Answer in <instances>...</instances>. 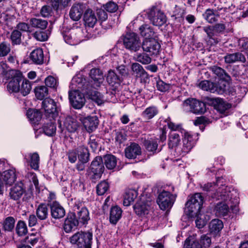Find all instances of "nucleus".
<instances>
[{"label":"nucleus","instance_id":"16","mask_svg":"<svg viewBox=\"0 0 248 248\" xmlns=\"http://www.w3.org/2000/svg\"><path fill=\"white\" fill-rule=\"evenodd\" d=\"M49 205L51 210V215L53 218L60 219L65 216L64 209L57 202H50Z\"/></svg>","mask_w":248,"mask_h":248},{"label":"nucleus","instance_id":"57","mask_svg":"<svg viewBox=\"0 0 248 248\" xmlns=\"http://www.w3.org/2000/svg\"><path fill=\"white\" fill-rule=\"evenodd\" d=\"M16 232L19 236L25 235L27 232V227L25 222L22 220H19L16 226Z\"/></svg>","mask_w":248,"mask_h":248},{"label":"nucleus","instance_id":"27","mask_svg":"<svg viewBox=\"0 0 248 248\" xmlns=\"http://www.w3.org/2000/svg\"><path fill=\"white\" fill-rule=\"evenodd\" d=\"M83 19L85 25L90 27H93L97 21L94 13L91 9H87L85 10L83 15Z\"/></svg>","mask_w":248,"mask_h":248},{"label":"nucleus","instance_id":"19","mask_svg":"<svg viewBox=\"0 0 248 248\" xmlns=\"http://www.w3.org/2000/svg\"><path fill=\"white\" fill-rule=\"evenodd\" d=\"M125 155L129 159H134L141 155V148L138 144L131 143L124 150Z\"/></svg>","mask_w":248,"mask_h":248},{"label":"nucleus","instance_id":"37","mask_svg":"<svg viewBox=\"0 0 248 248\" xmlns=\"http://www.w3.org/2000/svg\"><path fill=\"white\" fill-rule=\"evenodd\" d=\"M29 23L32 27L40 30H45L48 25L47 20L39 17L31 18Z\"/></svg>","mask_w":248,"mask_h":248},{"label":"nucleus","instance_id":"4","mask_svg":"<svg viewBox=\"0 0 248 248\" xmlns=\"http://www.w3.org/2000/svg\"><path fill=\"white\" fill-rule=\"evenodd\" d=\"M93 234L89 232H78L70 238V243L76 248H91Z\"/></svg>","mask_w":248,"mask_h":248},{"label":"nucleus","instance_id":"35","mask_svg":"<svg viewBox=\"0 0 248 248\" xmlns=\"http://www.w3.org/2000/svg\"><path fill=\"white\" fill-rule=\"evenodd\" d=\"M49 204L48 205L46 203L40 204L36 210V214L37 217L40 220H45L47 218L48 216V208Z\"/></svg>","mask_w":248,"mask_h":248},{"label":"nucleus","instance_id":"36","mask_svg":"<svg viewBox=\"0 0 248 248\" xmlns=\"http://www.w3.org/2000/svg\"><path fill=\"white\" fill-rule=\"evenodd\" d=\"M76 218L79 223L82 225L86 224L90 219L89 212L88 210L86 207L81 208V210L77 213V216H76Z\"/></svg>","mask_w":248,"mask_h":248},{"label":"nucleus","instance_id":"2","mask_svg":"<svg viewBox=\"0 0 248 248\" xmlns=\"http://www.w3.org/2000/svg\"><path fill=\"white\" fill-rule=\"evenodd\" d=\"M203 197L200 193H196L189 196L185 204L184 212L189 217L197 216L202 208Z\"/></svg>","mask_w":248,"mask_h":248},{"label":"nucleus","instance_id":"5","mask_svg":"<svg viewBox=\"0 0 248 248\" xmlns=\"http://www.w3.org/2000/svg\"><path fill=\"white\" fill-rule=\"evenodd\" d=\"M7 76L9 81L7 85V90L9 93H17L19 92V87L23 76L21 71L18 70L12 69L9 70Z\"/></svg>","mask_w":248,"mask_h":248},{"label":"nucleus","instance_id":"22","mask_svg":"<svg viewBox=\"0 0 248 248\" xmlns=\"http://www.w3.org/2000/svg\"><path fill=\"white\" fill-rule=\"evenodd\" d=\"M181 138L177 132H171L168 136V145L170 149H175L177 152L178 148H180L179 145L181 142Z\"/></svg>","mask_w":248,"mask_h":248},{"label":"nucleus","instance_id":"9","mask_svg":"<svg viewBox=\"0 0 248 248\" xmlns=\"http://www.w3.org/2000/svg\"><path fill=\"white\" fill-rule=\"evenodd\" d=\"M104 170L103 158L96 156L92 162L87 172L92 179H100Z\"/></svg>","mask_w":248,"mask_h":248},{"label":"nucleus","instance_id":"15","mask_svg":"<svg viewBox=\"0 0 248 248\" xmlns=\"http://www.w3.org/2000/svg\"><path fill=\"white\" fill-rule=\"evenodd\" d=\"M85 10H86L85 4L83 3H74L70 10V17L74 21H78L81 18Z\"/></svg>","mask_w":248,"mask_h":248},{"label":"nucleus","instance_id":"50","mask_svg":"<svg viewBox=\"0 0 248 248\" xmlns=\"http://www.w3.org/2000/svg\"><path fill=\"white\" fill-rule=\"evenodd\" d=\"M29 163L31 167L35 170H37L39 168L40 161L39 155L37 153H30L29 154Z\"/></svg>","mask_w":248,"mask_h":248},{"label":"nucleus","instance_id":"10","mask_svg":"<svg viewBox=\"0 0 248 248\" xmlns=\"http://www.w3.org/2000/svg\"><path fill=\"white\" fill-rule=\"evenodd\" d=\"M147 14L148 19L154 26L161 27L166 22L167 18L166 16L157 7H152L149 10Z\"/></svg>","mask_w":248,"mask_h":248},{"label":"nucleus","instance_id":"18","mask_svg":"<svg viewBox=\"0 0 248 248\" xmlns=\"http://www.w3.org/2000/svg\"><path fill=\"white\" fill-rule=\"evenodd\" d=\"M132 75L140 78L141 81L146 82L148 79V75L143 67L139 63L135 62L131 65Z\"/></svg>","mask_w":248,"mask_h":248},{"label":"nucleus","instance_id":"47","mask_svg":"<svg viewBox=\"0 0 248 248\" xmlns=\"http://www.w3.org/2000/svg\"><path fill=\"white\" fill-rule=\"evenodd\" d=\"M226 91V84L225 81L220 80L217 83L214 82V86L211 90V93L222 94Z\"/></svg>","mask_w":248,"mask_h":248},{"label":"nucleus","instance_id":"42","mask_svg":"<svg viewBox=\"0 0 248 248\" xmlns=\"http://www.w3.org/2000/svg\"><path fill=\"white\" fill-rule=\"evenodd\" d=\"M216 108L221 113H224L231 107V105L224 101L222 99L216 98L213 99Z\"/></svg>","mask_w":248,"mask_h":248},{"label":"nucleus","instance_id":"43","mask_svg":"<svg viewBox=\"0 0 248 248\" xmlns=\"http://www.w3.org/2000/svg\"><path fill=\"white\" fill-rule=\"evenodd\" d=\"M50 122L45 124L43 126L44 133L48 136H53L56 133V125L52 118H49Z\"/></svg>","mask_w":248,"mask_h":248},{"label":"nucleus","instance_id":"51","mask_svg":"<svg viewBox=\"0 0 248 248\" xmlns=\"http://www.w3.org/2000/svg\"><path fill=\"white\" fill-rule=\"evenodd\" d=\"M21 84L19 87V92L23 96H26L28 94L31 89V82L27 79L24 78L21 81Z\"/></svg>","mask_w":248,"mask_h":248},{"label":"nucleus","instance_id":"49","mask_svg":"<svg viewBox=\"0 0 248 248\" xmlns=\"http://www.w3.org/2000/svg\"><path fill=\"white\" fill-rule=\"evenodd\" d=\"M85 93L88 94L90 96V98L98 105L103 103V95L99 92L96 91H91L90 88L89 90L85 91Z\"/></svg>","mask_w":248,"mask_h":248},{"label":"nucleus","instance_id":"7","mask_svg":"<svg viewBox=\"0 0 248 248\" xmlns=\"http://www.w3.org/2000/svg\"><path fill=\"white\" fill-rule=\"evenodd\" d=\"M125 48L131 52H137L141 47V43L138 35L134 32H128L123 37Z\"/></svg>","mask_w":248,"mask_h":248},{"label":"nucleus","instance_id":"29","mask_svg":"<svg viewBox=\"0 0 248 248\" xmlns=\"http://www.w3.org/2000/svg\"><path fill=\"white\" fill-rule=\"evenodd\" d=\"M122 210L117 205L111 208L109 213V221L110 223L116 224L122 217Z\"/></svg>","mask_w":248,"mask_h":248},{"label":"nucleus","instance_id":"59","mask_svg":"<svg viewBox=\"0 0 248 248\" xmlns=\"http://www.w3.org/2000/svg\"><path fill=\"white\" fill-rule=\"evenodd\" d=\"M11 51L10 44L6 42L0 43V57L6 56Z\"/></svg>","mask_w":248,"mask_h":248},{"label":"nucleus","instance_id":"53","mask_svg":"<svg viewBox=\"0 0 248 248\" xmlns=\"http://www.w3.org/2000/svg\"><path fill=\"white\" fill-rule=\"evenodd\" d=\"M165 122L167 123L168 127L171 130V132H179L183 134L185 131H186L183 128L181 124H176L170 121V118L168 117L165 120Z\"/></svg>","mask_w":248,"mask_h":248},{"label":"nucleus","instance_id":"40","mask_svg":"<svg viewBox=\"0 0 248 248\" xmlns=\"http://www.w3.org/2000/svg\"><path fill=\"white\" fill-rule=\"evenodd\" d=\"M150 208V205L141 202H138L134 206V209L136 214L139 216L147 214Z\"/></svg>","mask_w":248,"mask_h":248},{"label":"nucleus","instance_id":"60","mask_svg":"<svg viewBox=\"0 0 248 248\" xmlns=\"http://www.w3.org/2000/svg\"><path fill=\"white\" fill-rule=\"evenodd\" d=\"M109 185L105 181L101 182L96 186V192L98 195H104L108 189Z\"/></svg>","mask_w":248,"mask_h":248},{"label":"nucleus","instance_id":"12","mask_svg":"<svg viewBox=\"0 0 248 248\" xmlns=\"http://www.w3.org/2000/svg\"><path fill=\"white\" fill-rule=\"evenodd\" d=\"M141 46L144 52L148 53L150 56L159 54L161 46L157 39H144Z\"/></svg>","mask_w":248,"mask_h":248},{"label":"nucleus","instance_id":"23","mask_svg":"<svg viewBox=\"0 0 248 248\" xmlns=\"http://www.w3.org/2000/svg\"><path fill=\"white\" fill-rule=\"evenodd\" d=\"M99 124V120L96 116H88L85 119L84 126L86 130L90 133L95 130Z\"/></svg>","mask_w":248,"mask_h":248},{"label":"nucleus","instance_id":"63","mask_svg":"<svg viewBox=\"0 0 248 248\" xmlns=\"http://www.w3.org/2000/svg\"><path fill=\"white\" fill-rule=\"evenodd\" d=\"M103 8L108 12L114 13L118 10V7L115 2L109 1L103 5Z\"/></svg>","mask_w":248,"mask_h":248},{"label":"nucleus","instance_id":"64","mask_svg":"<svg viewBox=\"0 0 248 248\" xmlns=\"http://www.w3.org/2000/svg\"><path fill=\"white\" fill-rule=\"evenodd\" d=\"M184 248H202V246L197 241H191L189 239H186Z\"/></svg>","mask_w":248,"mask_h":248},{"label":"nucleus","instance_id":"21","mask_svg":"<svg viewBox=\"0 0 248 248\" xmlns=\"http://www.w3.org/2000/svg\"><path fill=\"white\" fill-rule=\"evenodd\" d=\"M140 35L144 39H157V35L154 29L148 24H143L139 28Z\"/></svg>","mask_w":248,"mask_h":248},{"label":"nucleus","instance_id":"24","mask_svg":"<svg viewBox=\"0 0 248 248\" xmlns=\"http://www.w3.org/2000/svg\"><path fill=\"white\" fill-rule=\"evenodd\" d=\"M90 77L93 80L94 86L96 87H100L104 80L103 72L99 68L92 69L90 72Z\"/></svg>","mask_w":248,"mask_h":248},{"label":"nucleus","instance_id":"25","mask_svg":"<svg viewBox=\"0 0 248 248\" xmlns=\"http://www.w3.org/2000/svg\"><path fill=\"white\" fill-rule=\"evenodd\" d=\"M15 170H9L3 171L0 175V179L5 185H11L16 180Z\"/></svg>","mask_w":248,"mask_h":248},{"label":"nucleus","instance_id":"28","mask_svg":"<svg viewBox=\"0 0 248 248\" xmlns=\"http://www.w3.org/2000/svg\"><path fill=\"white\" fill-rule=\"evenodd\" d=\"M224 60L227 63H232L235 62H245L246 58L241 53L236 52L232 54H227L224 57Z\"/></svg>","mask_w":248,"mask_h":248},{"label":"nucleus","instance_id":"62","mask_svg":"<svg viewBox=\"0 0 248 248\" xmlns=\"http://www.w3.org/2000/svg\"><path fill=\"white\" fill-rule=\"evenodd\" d=\"M45 84L46 86L56 89L58 85V81L57 79L49 76L45 79Z\"/></svg>","mask_w":248,"mask_h":248},{"label":"nucleus","instance_id":"56","mask_svg":"<svg viewBox=\"0 0 248 248\" xmlns=\"http://www.w3.org/2000/svg\"><path fill=\"white\" fill-rule=\"evenodd\" d=\"M15 219L13 217H8L5 218L3 223V227L5 231L10 232L14 228Z\"/></svg>","mask_w":248,"mask_h":248},{"label":"nucleus","instance_id":"52","mask_svg":"<svg viewBox=\"0 0 248 248\" xmlns=\"http://www.w3.org/2000/svg\"><path fill=\"white\" fill-rule=\"evenodd\" d=\"M144 145L147 150L153 153H158L161 150V149L157 148L158 143L155 140H146Z\"/></svg>","mask_w":248,"mask_h":248},{"label":"nucleus","instance_id":"34","mask_svg":"<svg viewBox=\"0 0 248 248\" xmlns=\"http://www.w3.org/2000/svg\"><path fill=\"white\" fill-rule=\"evenodd\" d=\"M138 192L133 189L127 190L124 196L123 204L124 206H129L137 197Z\"/></svg>","mask_w":248,"mask_h":248},{"label":"nucleus","instance_id":"13","mask_svg":"<svg viewBox=\"0 0 248 248\" xmlns=\"http://www.w3.org/2000/svg\"><path fill=\"white\" fill-rule=\"evenodd\" d=\"M69 98L72 107L76 109H80L84 105L85 98L84 94L78 90L69 91Z\"/></svg>","mask_w":248,"mask_h":248},{"label":"nucleus","instance_id":"55","mask_svg":"<svg viewBox=\"0 0 248 248\" xmlns=\"http://www.w3.org/2000/svg\"><path fill=\"white\" fill-rule=\"evenodd\" d=\"M35 96L38 99L42 100L48 94V89L46 86H40L34 89Z\"/></svg>","mask_w":248,"mask_h":248},{"label":"nucleus","instance_id":"45","mask_svg":"<svg viewBox=\"0 0 248 248\" xmlns=\"http://www.w3.org/2000/svg\"><path fill=\"white\" fill-rule=\"evenodd\" d=\"M209 227L211 233L216 235L222 229L223 227V222L218 219H213L210 223Z\"/></svg>","mask_w":248,"mask_h":248},{"label":"nucleus","instance_id":"39","mask_svg":"<svg viewBox=\"0 0 248 248\" xmlns=\"http://www.w3.org/2000/svg\"><path fill=\"white\" fill-rule=\"evenodd\" d=\"M203 31L206 33L209 40L208 43L209 45H215L218 43V40L217 38L214 37L216 32L212 26H208L203 27Z\"/></svg>","mask_w":248,"mask_h":248},{"label":"nucleus","instance_id":"44","mask_svg":"<svg viewBox=\"0 0 248 248\" xmlns=\"http://www.w3.org/2000/svg\"><path fill=\"white\" fill-rule=\"evenodd\" d=\"M103 163L105 164L107 169H113L117 165V159L116 157L112 155H107L103 159Z\"/></svg>","mask_w":248,"mask_h":248},{"label":"nucleus","instance_id":"32","mask_svg":"<svg viewBox=\"0 0 248 248\" xmlns=\"http://www.w3.org/2000/svg\"><path fill=\"white\" fill-rule=\"evenodd\" d=\"M209 69L214 74L218 77L221 80L229 81L231 80L230 76L222 68L217 66H213L210 67Z\"/></svg>","mask_w":248,"mask_h":248},{"label":"nucleus","instance_id":"11","mask_svg":"<svg viewBox=\"0 0 248 248\" xmlns=\"http://www.w3.org/2000/svg\"><path fill=\"white\" fill-rule=\"evenodd\" d=\"M175 200V196L166 191L160 193L157 199V203L160 209L165 210L170 208Z\"/></svg>","mask_w":248,"mask_h":248},{"label":"nucleus","instance_id":"30","mask_svg":"<svg viewBox=\"0 0 248 248\" xmlns=\"http://www.w3.org/2000/svg\"><path fill=\"white\" fill-rule=\"evenodd\" d=\"M72 85H75L77 88V90L79 91L80 89L85 93V91L89 90L90 88L89 84L86 82L85 79L78 77H74L71 81Z\"/></svg>","mask_w":248,"mask_h":248},{"label":"nucleus","instance_id":"8","mask_svg":"<svg viewBox=\"0 0 248 248\" xmlns=\"http://www.w3.org/2000/svg\"><path fill=\"white\" fill-rule=\"evenodd\" d=\"M183 108L195 114H202L206 111L205 104L194 98H188L183 104Z\"/></svg>","mask_w":248,"mask_h":248},{"label":"nucleus","instance_id":"38","mask_svg":"<svg viewBox=\"0 0 248 248\" xmlns=\"http://www.w3.org/2000/svg\"><path fill=\"white\" fill-rule=\"evenodd\" d=\"M222 179V177H218L217 179L216 184L208 183L204 185L202 187V190L209 192V196L212 197V195H213L214 193L217 194L218 188L217 189V187L219 186L220 181Z\"/></svg>","mask_w":248,"mask_h":248},{"label":"nucleus","instance_id":"48","mask_svg":"<svg viewBox=\"0 0 248 248\" xmlns=\"http://www.w3.org/2000/svg\"><path fill=\"white\" fill-rule=\"evenodd\" d=\"M27 116L30 121L33 124L41 120L42 118V114L38 110L30 109L27 112Z\"/></svg>","mask_w":248,"mask_h":248},{"label":"nucleus","instance_id":"58","mask_svg":"<svg viewBox=\"0 0 248 248\" xmlns=\"http://www.w3.org/2000/svg\"><path fill=\"white\" fill-rule=\"evenodd\" d=\"M11 40L13 45H17L21 43V33L20 31L15 30L11 35Z\"/></svg>","mask_w":248,"mask_h":248},{"label":"nucleus","instance_id":"31","mask_svg":"<svg viewBox=\"0 0 248 248\" xmlns=\"http://www.w3.org/2000/svg\"><path fill=\"white\" fill-rule=\"evenodd\" d=\"M30 58L32 62L37 64H42L44 62V53L42 49L36 48L31 53Z\"/></svg>","mask_w":248,"mask_h":248},{"label":"nucleus","instance_id":"6","mask_svg":"<svg viewBox=\"0 0 248 248\" xmlns=\"http://www.w3.org/2000/svg\"><path fill=\"white\" fill-rule=\"evenodd\" d=\"M182 136L183 144L181 147L178 148L177 153L179 155L183 156L189 153L195 145L198 139V135L186 131L183 134Z\"/></svg>","mask_w":248,"mask_h":248},{"label":"nucleus","instance_id":"17","mask_svg":"<svg viewBox=\"0 0 248 248\" xmlns=\"http://www.w3.org/2000/svg\"><path fill=\"white\" fill-rule=\"evenodd\" d=\"M107 81L113 91L118 90L120 87L121 80L120 77L112 70L108 72L107 76Z\"/></svg>","mask_w":248,"mask_h":248},{"label":"nucleus","instance_id":"41","mask_svg":"<svg viewBox=\"0 0 248 248\" xmlns=\"http://www.w3.org/2000/svg\"><path fill=\"white\" fill-rule=\"evenodd\" d=\"M77 152L79 161H82L83 163L89 161L90 154L87 147L84 146H79L77 148Z\"/></svg>","mask_w":248,"mask_h":248},{"label":"nucleus","instance_id":"61","mask_svg":"<svg viewBox=\"0 0 248 248\" xmlns=\"http://www.w3.org/2000/svg\"><path fill=\"white\" fill-rule=\"evenodd\" d=\"M211 234H203L200 238V245L204 248H208L211 244Z\"/></svg>","mask_w":248,"mask_h":248},{"label":"nucleus","instance_id":"46","mask_svg":"<svg viewBox=\"0 0 248 248\" xmlns=\"http://www.w3.org/2000/svg\"><path fill=\"white\" fill-rule=\"evenodd\" d=\"M158 113V109L155 106L147 108L141 113V116L145 119L150 120Z\"/></svg>","mask_w":248,"mask_h":248},{"label":"nucleus","instance_id":"26","mask_svg":"<svg viewBox=\"0 0 248 248\" xmlns=\"http://www.w3.org/2000/svg\"><path fill=\"white\" fill-rule=\"evenodd\" d=\"M222 8H217V9H207L203 14V18L209 23H213L217 21L219 17L218 11H220Z\"/></svg>","mask_w":248,"mask_h":248},{"label":"nucleus","instance_id":"54","mask_svg":"<svg viewBox=\"0 0 248 248\" xmlns=\"http://www.w3.org/2000/svg\"><path fill=\"white\" fill-rule=\"evenodd\" d=\"M150 56L149 54H147L143 52L142 53H137L134 58L137 62L143 64H148L152 62V59Z\"/></svg>","mask_w":248,"mask_h":248},{"label":"nucleus","instance_id":"1","mask_svg":"<svg viewBox=\"0 0 248 248\" xmlns=\"http://www.w3.org/2000/svg\"><path fill=\"white\" fill-rule=\"evenodd\" d=\"M212 198L220 200L215 206L214 212L217 216L224 217L228 215L230 208L234 213L238 212L239 199L235 190L225 185H220L217 194L212 195Z\"/></svg>","mask_w":248,"mask_h":248},{"label":"nucleus","instance_id":"33","mask_svg":"<svg viewBox=\"0 0 248 248\" xmlns=\"http://www.w3.org/2000/svg\"><path fill=\"white\" fill-rule=\"evenodd\" d=\"M64 125L67 131L73 133L77 130L78 123L74 117L68 116L65 119Z\"/></svg>","mask_w":248,"mask_h":248},{"label":"nucleus","instance_id":"20","mask_svg":"<svg viewBox=\"0 0 248 248\" xmlns=\"http://www.w3.org/2000/svg\"><path fill=\"white\" fill-rule=\"evenodd\" d=\"M78 225V221L76 218L74 213H70L65 218L63 230L67 232H70L72 230Z\"/></svg>","mask_w":248,"mask_h":248},{"label":"nucleus","instance_id":"14","mask_svg":"<svg viewBox=\"0 0 248 248\" xmlns=\"http://www.w3.org/2000/svg\"><path fill=\"white\" fill-rule=\"evenodd\" d=\"M42 104L46 116L53 120L57 114L56 102L52 99L46 98L43 101Z\"/></svg>","mask_w":248,"mask_h":248},{"label":"nucleus","instance_id":"3","mask_svg":"<svg viewBox=\"0 0 248 248\" xmlns=\"http://www.w3.org/2000/svg\"><path fill=\"white\" fill-rule=\"evenodd\" d=\"M9 196L11 199L16 201L22 198V201L26 202H30L33 198L32 192L26 190L21 182L16 184L10 189Z\"/></svg>","mask_w":248,"mask_h":248}]
</instances>
